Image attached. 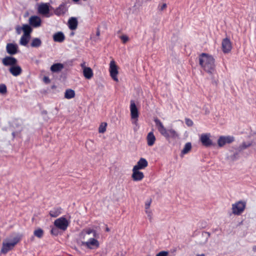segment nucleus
Here are the masks:
<instances>
[{"label": "nucleus", "mask_w": 256, "mask_h": 256, "mask_svg": "<svg viewBox=\"0 0 256 256\" xmlns=\"http://www.w3.org/2000/svg\"><path fill=\"white\" fill-rule=\"evenodd\" d=\"M199 64L208 74H212L215 72V60L209 54L202 53L199 56Z\"/></svg>", "instance_id": "nucleus-1"}, {"label": "nucleus", "mask_w": 256, "mask_h": 256, "mask_svg": "<svg viewBox=\"0 0 256 256\" xmlns=\"http://www.w3.org/2000/svg\"><path fill=\"white\" fill-rule=\"evenodd\" d=\"M154 122L160 134L166 138L170 137L176 138L178 136L177 132L172 128L166 130L162 123L158 118H155Z\"/></svg>", "instance_id": "nucleus-2"}, {"label": "nucleus", "mask_w": 256, "mask_h": 256, "mask_svg": "<svg viewBox=\"0 0 256 256\" xmlns=\"http://www.w3.org/2000/svg\"><path fill=\"white\" fill-rule=\"evenodd\" d=\"M19 241L20 238L18 237H14L11 240H5L2 243L1 253L6 254L8 252L12 250Z\"/></svg>", "instance_id": "nucleus-3"}, {"label": "nucleus", "mask_w": 256, "mask_h": 256, "mask_svg": "<svg viewBox=\"0 0 256 256\" xmlns=\"http://www.w3.org/2000/svg\"><path fill=\"white\" fill-rule=\"evenodd\" d=\"M246 202L244 200H239L232 204V212L234 215H240L244 210L246 207Z\"/></svg>", "instance_id": "nucleus-4"}, {"label": "nucleus", "mask_w": 256, "mask_h": 256, "mask_svg": "<svg viewBox=\"0 0 256 256\" xmlns=\"http://www.w3.org/2000/svg\"><path fill=\"white\" fill-rule=\"evenodd\" d=\"M130 102V112L132 123L136 125L138 122V118L139 116L138 109L134 100H131Z\"/></svg>", "instance_id": "nucleus-5"}, {"label": "nucleus", "mask_w": 256, "mask_h": 256, "mask_svg": "<svg viewBox=\"0 0 256 256\" xmlns=\"http://www.w3.org/2000/svg\"><path fill=\"white\" fill-rule=\"evenodd\" d=\"M98 238H90L86 242H82L81 245L86 246L90 250L98 248L100 246V243L98 240Z\"/></svg>", "instance_id": "nucleus-6"}, {"label": "nucleus", "mask_w": 256, "mask_h": 256, "mask_svg": "<svg viewBox=\"0 0 256 256\" xmlns=\"http://www.w3.org/2000/svg\"><path fill=\"white\" fill-rule=\"evenodd\" d=\"M210 137V134L209 133L202 134L200 135V140L204 146L206 147H209L215 144L212 142Z\"/></svg>", "instance_id": "nucleus-7"}, {"label": "nucleus", "mask_w": 256, "mask_h": 256, "mask_svg": "<svg viewBox=\"0 0 256 256\" xmlns=\"http://www.w3.org/2000/svg\"><path fill=\"white\" fill-rule=\"evenodd\" d=\"M234 140L233 136H220L218 140V144L219 147H222L226 144H230Z\"/></svg>", "instance_id": "nucleus-8"}, {"label": "nucleus", "mask_w": 256, "mask_h": 256, "mask_svg": "<svg viewBox=\"0 0 256 256\" xmlns=\"http://www.w3.org/2000/svg\"><path fill=\"white\" fill-rule=\"evenodd\" d=\"M54 224L56 228L65 230L68 226V222L66 218L61 217L55 220Z\"/></svg>", "instance_id": "nucleus-9"}, {"label": "nucleus", "mask_w": 256, "mask_h": 256, "mask_svg": "<svg viewBox=\"0 0 256 256\" xmlns=\"http://www.w3.org/2000/svg\"><path fill=\"white\" fill-rule=\"evenodd\" d=\"M110 75L112 78L115 81L118 82V78L117 75L118 74V70L117 66L115 63V62L112 60H111L110 64V69H109Z\"/></svg>", "instance_id": "nucleus-10"}, {"label": "nucleus", "mask_w": 256, "mask_h": 256, "mask_svg": "<svg viewBox=\"0 0 256 256\" xmlns=\"http://www.w3.org/2000/svg\"><path fill=\"white\" fill-rule=\"evenodd\" d=\"M68 10V8L66 3H62L54 10V14L57 16L64 15Z\"/></svg>", "instance_id": "nucleus-11"}, {"label": "nucleus", "mask_w": 256, "mask_h": 256, "mask_svg": "<svg viewBox=\"0 0 256 256\" xmlns=\"http://www.w3.org/2000/svg\"><path fill=\"white\" fill-rule=\"evenodd\" d=\"M17 60L12 56H6L2 60V63L4 66H12L17 64Z\"/></svg>", "instance_id": "nucleus-12"}, {"label": "nucleus", "mask_w": 256, "mask_h": 256, "mask_svg": "<svg viewBox=\"0 0 256 256\" xmlns=\"http://www.w3.org/2000/svg\"><path fill=\"white\" fill-rule=\"evenodd\" d=\"M30 24L34 28H38L40 26L42 20L40 18L36 16H31L29 18Z\"/></svg>", "instance_id": "nucleus-13"}, {"label": "nucleus", "mask_w": 256, "mask_h": 256, "mask_svg": "<svg viewBox=\"0 0 256 256\" xmlns=\"http://www.w3.org/2000/svg\"><path fill=\"white\" fill-rule=\"evenodd\" d=\"M132 178L134 181H140L144 178V174L142 172L139 171V170L133 168Z\"/></svg>", "instance_id": "nucleus-14"}, {"label": "nucleus", "mask_w": 256, "mask_h": 256, "mask_svg": "<svg viewBox=\"0 0 256 256\" xmlns=\"http://www.w3.org/2000/svg\"><path fill=\"white\" fill-rule=\"evenodd\" d=\"M50 4L48 3H42L38 6V12L43 15L46 16L49 13Z\"/></svg>", "instance_id": "nucleus-15"}, {"label": "nucleus", "mask_w": 256, "mask_h": 256, "mask_svg": "<svg viewBox=\"0 0 256 256\" xmlns=\"http://www.w3.org/2000/svg\"><path fill=\"white\" fill-rule=\"evenodd\" d=\"M232 48V44L230 40L226 38L222 42V48L224 53L229 52Z\"/></svg>", "instance_id": "nucleus-16"}, {"label": "nucleus", "mask_w": 256, "mask_h": 256, "mask_svg": "<svg viewBox=\"0 0 256 256\" xmlns=\"http://www.w3.org/2000/svg\"><path fill=\"white\" fill-rule=\"evenodd\" d=\"M6 50L8 54L14 55L18 52V46L16 44L9 43L6 46Z\"/></svg>", "instance_id": "nucleus-17"}, {"label": "nucleus", "mask_w": 256, "mask_h": 256, "mask_svg": "<svg viewBox=\"0 0 256 256\" xmlns=\"http://www.w3.org/2000/svg\"><path fill=\"white\" fill-rule=\"evenodd\" d=\"M90 234H92V236L96 238H98L99 235L97 233L96 231L94 229H92L90 228H87L81 232V235L84 236V238L86 235H90Z\"/></svg>", "instance_id": "nucleus-18"}, {"label": "nucleus", "mask_w": 256, "mask_h": 256, "mask_svg": "<svg viewBox=\"0 0 256 256\" xmlns=\"http://www.w3.org/2000/svg\"><path fill=\"white\" fill-rule=\"evenodd\" d=\"M9 71L12 76H17L22 74V69L20 66L16 64L12 66H10Z\"/></svg>", "instance_id": "nucleus-19"}, {"label": "nucleus", "mask_w": 256, "mask_h": 256, "mask_svg": "<svg viewBox=\"0 0 256 256\" xmlns=\"http://www.w3.org/2000/svg\"><path fill=\"white\" fill-rule=\"evenodd\" d=\"M230 152H232V154L230 156V158L232 161H235L239 158V154L241 151H239V149L236 146H233Z\"/></svg>", "instance_id": "nucleus-20"}, {"label": "nucleus", "mask_w": 256, "mask_h": 256, "mask_svg": "<svg viewBox=\"0 0 256 256\" xmlns=\"http://www.w3.org/2000/svg\"><path fill=\"white\" fill-rule=\"evenodd\" d=\"M148 166V162L147 160L144 158H140V160L137 162L136 165L133 168H136L138 170H143Z\"/></svg>", "instance_id": "nucleus-21"}, {"label": "nucleus", "mask_w": 256, "mask_h": 256, "mask_svg": "<svg viewBox=\"0 0 256 256\" xmlns=\"http://www.w3.org/2000/svg\"><path fill=\"white\" fill-rule=\"evenodd\" d=\"M78 22L75 17H71L68 20V28L71 30H74L77 28Z\"/></svg>", "instance_id": "nucleus-22"}, {"label": "nucleus", "mask_w": 256, "mask_h": 256, "mask_svg": "<svg viewBox=\"0 0 256 256\" xmlns=\"http://www.w3.org/2000/svg\"><path fill=\"white\" fill-rule=\"evenodd\" d=\"M60 207H54L49 212V214L51 217L56 218L62 214Z\"/></svg>", "instance_id": "nucleus-23"}, {"label": "nucleus", "mask_w": 256, "mask_h": 256, "mask_svg": "<svg viewBox=\"0 0 256 256\" xmlns=\"http://www.w3.org/2000/svg\"><path fill=\"white\" fill-rule=\"evenodd\" d=\"M53 39L56 42H62L65 39V36L62 32H60L53 35Z\"/></svg>", "instance_id": "nucleus-24"}, {"label": "nucleus", "mask_w": 256, "mask_h": 256, "mask_svg": "<svg viewBox=\"0 0 256 256\" xmlns=\"http://www.w3.org/2000/svg\"><path fill=\"white\" fill-rule=\"evenodd\" d=\"M156 137L152 132L148 133L146 136L147 144L148 146H152L156 141Z\"/></svg>", "instance_id": "nucleus-25"}, {"label": "nucleus", "mask_w": 256, "mask_h": 256, "mask_svg": "<svg viewBox=\"0 0 256 256\" xmlns=\"http://www.w3.org/2000/svg\"><path fill=\"white\" fill-rule=\"evenodd\" d=\"M64 68V65L60 63H56L52 64L50 67V70L53 72H60Z\"/></svg>", "instance_id": "nucleus-26"}, {"label": "nucleus", "mask_w": 256, "mask_h": 256, "mask_svg": "<svg viewBox=\"0 0 256 256\" xmlns=\"http://www.w3.org/2000/svg\"><path fill=\"white\" fill-rule=\"evenodd\" d=\"M83 74L86 78L90 79L93 76V72L92 68L89 67L84 68V70H83Z\"/></svg>", "instance_id": "nucleus-27"}, {"label": "nucleus", "mask_w": 256, "mask_h": 256, "mask_svg": "<svg viewBox=\"0 0 256 256\" xmlns=\"http://www.w3.org/2000/svg\"><path fill=\"white\" fill-rule=\"evenodd\" d=\"M22 28L24 32L23 35L30 36V34L32 32V28L28 24H24L22 27Z\"/></svg>", "instance_id": "nucleus-28"}, {"label": "nucleus", "mask_w": 256, "mask_h": 256, "mask_svg": "<svg viewBox=\"0 0 256 256\" xmlns=\"http://www.w3.org/2000/svg\"><path fill=\"white\" fill-rule=\"evenodd\" d=\"M75 96V92L72 89H68L64 93V98L67 99H71Z\"/></svg>", "instance_id": "nucleus-29"}, {"label": "nucleus", "mask_w": 256, "mask_h": 256, "mask_svg": "<svg viewBox=\"0 0 256 256\" xmlns=\"http://www.w3.org/2000/svg\"><path fill=\"white\" fill-rule=\"evenodd\" d=\"M30 38V36L22 35L20 39V44L22 46H26Z\"/></svg>", "instance_id": "nucleus-30"}, {"label": "nucleus", "mask_w": 256, "mask_h": 256, "mask_svg": "<svg viewBox=\"0 0 256 256\" xmlns=\"http://www.w3.org/2000/svg\"><path fill=\"white\" fill-rule=\"evenodd\" d=\"M42 44V41L39 38H34L32 40L30 46L32 48H38Z\"/></svg>", "instance_id": "nucleus-31"}, {"label": "nucleus", "mask_w": 256, "mask_h": 256, "mask_svg": "<svg viewBox=\"0 0 256 256\" xmlns=\"http://www.w3.org/2000/svg\"><path fill=\"white\" fill-rule=\"evenodd\" d=\"M192 148V144L190 142H187L184 145V146L181 152L182 154H188Z\"/></svg>", "instance_id": "nucleus-32"}, {"label": "nucleus", "mask_w": 256, "mask_h": 256, "mask_svg": "<svg viewBox=\"0 0 256 256\" xmlns=\"http://www.w3.org/2000/svg\"><path fill=\"white\" fill-rule=\"evenodd\" d=\"M107 126V124L106 122H103L100 124L98 128V132L100 133H104L106 131V127Z\"/></svg>", "instance_id": "nucleus-33"}, {"label": "nucleus", "mask_w": 256, "mask_h": 256, "mask_svg": "<svg viewBox=\"0 0 256 256\" xmlns=\"http://www.w3.org/2000/svg\"><path fill=\"white\" fill-rule=\"evenodd\" d=\"M44 234V232L41 228H38L34 232V234L35 236L38 238H41Z\"/></svg>", "instance_id": "nucleus-34"}, {"label": "nucleus", "mask_w": 256, "mask_h": 256, "mask_svg": "<svg viewBox=\"0 0 256 256\" xmlns=\"http://www.w3.org/2000/svg\"><path fill=\"white\" fill-rule=\"evenodd\" d=\"M210 234L209 232H203L202 233V236L205 238V240H204V242H201L200 244H206L208 242V239L210 238Z\"/></svg>", "instance_id": "nucleus-35"}, {"label": "nucleus", "mask_w": 256, "mask_h": 256, "mask_svg": "<svg viewBox=\"0 0 256 256\" xmlns=\"http://www.w3.org/2000/svg\"><path fill=\"white\" fill-rule=\"evenodd\" d=\"M250 146V144H246V142H242V144L238 146H236L238 149L239 151H242V150Z\"/></svg>", "instance_id": "nucleus-36"}, {"label": "nucleus", "mask_w": 256, "mask_h": 256, "mask_svg": "<svg viewBox=\"0 0 256 256\" xmlns=\"http://www.w3.org/2000/svg\"><path fill=\"white\" fill-rule=\"evenodd\" d=\"M7 92L6 86L4 84H0V93L6 94Z\"/></svg>", "instance_id": "nucleus-37"}, {"label": "nucleus", "mask_w": 256, "mask_h": 256, "mask_svg": "<svg viewBox=\"0 0 256 256\" xmlns=\"http://www.w3.org/2000/svg\"><path fill=\"white\" fill-rule=\"evenodd\" d=\"M152 202V200L151 198L147 200L144 204V208L145 209H148L150 208V204Z\"/></svg>", "instance_id": "nucleus-38"}, {"label": "nucleus", "mask_w": 256, "mask_h": 256, "mask_svg": "<svg viewBox=\"0 0 256 256\" xmlns=\"http://www.w3.org/2000/svg\"><path fill=\"white\" fill-rule=\"evenodd\" d=\"M120 38L124 44L126 43L129 40L128 37L126 35H122L120 36Z\"/></svg>", "instance_id": "nucleus-39"}, {"label": "nucleus", "mask_w": 256, "mask_h": 256, "mask_svg": "<svg viewBox=\"0 0 256 256\" xmlns=\"http://www.w3.org/2000/svg\"><path fill=\"white\" fill-rule=\"evenodd\" d=\"M185 122L186 124L188 126H191L193 125V122L190 118H186L185 119Z\"/></svg>", "instance_id": "nucleus-40"}, {"label": "nucleus", "mask_w": 256, "mask_h": 256, "mask_svg": "<svg viewBox=\"0 0 256 256\" xmlns=\"http://www.w3.org/2000/svg\"><path fill=\"white\" fill-rule=\"evenodd\" d=\"M168 252L161 251L156 254V256H168Z\"/></svg>", "instance_id": "nucleus-41"}, {"label": "nucleus", "mask_w": 256, "mask_h": 256, "mask_svg": "<svg viewBox=\"0 0 256 256\" xmlns=\"http://www.w3.org/2000/svg\"><path fill=\"white\" fill-rule=\"evenodd\" d=\"M166 8V4H163L162 5L159 4L158 6V8L160 10L162 11L164 10Z\"/></svg>", "instance_id": "nucleus-42"}, {"label": "nucleus", "mask_w": 256, "mask_h": 256, "mask_svg": "<svg viewBox=\"0 0 256 256\" xmlns=\"http://www.w3.org/2000/svg\"><path fill=\"white\" fill-rule=\"evenodd\" d=\"M44 80L46 83H49L50 82V80L48 77L45 76L44 78Z\"/></svg>", "instance_id": "nucleus-43"}, {"label": "nucleus", "mask_w": 256, "mask_h": 256, "mask_svg": "<svg viewBox=\"0 0 256 256\" xmlns=\"http://www.w3.org/2000/svg\"><path fill=\"white\" fill-rule=\"evenodd\" d=\"M145 212L146 214H150L152 213V210H150V208L148 209H145Z\"/></svg>", "instance_id": "nucleus-44"}, {"label": "nucleus", "mask_w": 256, "mask_h": 256, "mask_svg": "<svg viewBox=\"0 0 256 256\" xmlns=\"http://www.w3.org/2000/svg\"><path fill=\"white\" fill-rule=\"evenodd\" d=\"M147 216L150 222H151L152 219V213L147 214Z\"/></svg>", "instance_id": "nucleus-45"}, {"label": "nucleus", "mask_w": 256, "mask_h": 256, "mask_svg": "<svg viewBox=\"0 0 256 256\" xmlns=\"http://www.w3.org/2000/svg\"><path fill=\"white\" fill-rule=\"evenodd\" d=\"M16 32L18 34H20L21 33V30H22V28L20 27H18L16 28Z\"/></svg>", "instance_id": "nucleus-46"}, {"label": "nucleus", "mask_w": 256, "mask_h": 256, "mask_svg": "<svg viewBox=\"0 0 256 256\" xmlns=\"http://www.w3.org/2000/svg\"><path fill=\"white\" fill-rule=\"evenodd\" d=\"M56 231H57L56 228H52V230H51L52 233L54 234H57Z\"/></svg>", "instance_id": "nucleus-47"}, {"label": "nucleus", "mask_w": 256, "mask_h": 256, "mask_svg": "<svg viewBox=\"0 0 256 256\" xmlns=\"http://www.w3.org/2000/svg\"><path fill=\"white\" fill-rule=\"evenodd\" d=\"M80 66L82 68L83 70H84V68H86V62H83L82 63L80 64Z\"/></svg>", "instance_id": "nucleus-48"}, {"label": "nucleus", "mask_w": 256, "mask_h": 256, "mask_svg": "<svg viewBox=\"0 0 256 256\" xmlns=\"http://www.w3.org/2000/svg\"><path fill=\"white\" fill-rule=\"evenodd\" d=\"M96 36H98L100 35V30L98 29L96 33Z\"/></svg>", "instance_id": "nucleus-49"}, {"label": "nucleus", "mask_w": 256, "mask_h": 256, "mask_svg": "<svg viewBox=\"0 0 256 256\" xmlns=\"http://www.w3.org/2000/svg\"><path fill=\"white\" fill-rule=\"evenodd\" d=\"M252 250L254 252L256 251V246H254L252 247Z\"/></svg>", "instance_id": "nucleus-50"}, {"label": "nucleus", "mask_w": 256, "mask_h": 256, "mask_svg": "<svg viewBox=\"0 0 256 256\" xmlns=\"http://www.w3.org/2000/svg\"><path fill=\"white\" fill-rule=\"evenodd\" d=\"M12 134L13 136V137L14 138L16 135V133L15 132H12Z\"/></svg>", "instance_id": "nucleus-51"}, {"label": "nucleus", "mask_w": 256, "mask_h": 256, "mask_svg": "<svg viewBox=\"0 0 256 256\" xmlns=\"http://www.w3.org/2000/svg\"><path fill=\"white\" fill-rule=\"evenodd\" d=\"M196 256H205V254H198V255H197Z\"/></svg>", "instance_id": "nucleus-52"}, {"label": "nucleus", "mask_w": 256, "mask_h": 256, "mask_svg": "<svg viewBox=\"0 0 256 256\" xmlns=\"http://www.w3.org/2000/svg\"><path fill=\"white\" fill-rule=\"evenodd\" d=\"M106 232H109V231H110V229H109V228H106Z\"/></svg>", "instance_id": "nucleus-53"}, {"label": "nucleus", "mask_w": 256, "mask_h": 256, "mask_svg": "<svg viewBox=\"0 0 256 256\" xmlns=\"http://www.w3.org/2000/svg\"><path fill=\"white\" fill-rule=\"evenodd\" d=\"M72 0L75 2H78L80 0Z\"/></svg>", "instance_id": "nucleus-54"}]
</instances>
